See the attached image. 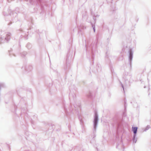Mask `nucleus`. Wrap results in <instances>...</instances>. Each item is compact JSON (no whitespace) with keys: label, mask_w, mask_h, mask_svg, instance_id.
<instances>
[{"label":"nucleus","mask_w":151,"mask_h":151,"mask_svg":"<svg viewBox=\"0 0 151 151\" xmlns=\"http://www.w3.org/2000/svg\"><path fill=\"white\" fill-rule=\"evenodd\" d=\"M137 127H132V130L133 131L134 133L135 134H135H136L137 133Z\"/></svg>","instance_id":"f257e3e1"},{"label":"nucleus","mask_w":151,"mask_h":151,"mask_svg":"<svg viewBox=\"0 0 151 151\" xmlns=\"http://www.w3.org/2000/svg\"><path fill=\"white\" fill-rule=\"evenodd\" d=\"M98 121V117L96 115L95 116V123H96Z\"/></svg>","instance_id":"f03ea898"}]
</instances>
